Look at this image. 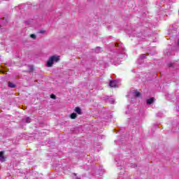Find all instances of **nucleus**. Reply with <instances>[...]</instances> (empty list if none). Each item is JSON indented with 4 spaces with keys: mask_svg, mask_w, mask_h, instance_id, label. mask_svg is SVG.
Wrapping results in <instances>:
<instances>
[{
    "mask_svg": "<svg viewBox=\"0 0 179 179\" xmlns=\"http://www.w3.org/2000/svg\"><path fill=\"white\" fill-rule=\"evenodd\" d=\"M0 162H5V157H3V152H0Z\"/></svg>",
    "mask_w": 179,
    "mask_h": 179,
    "instance_id": "4",
    "label": "nucleus"
},
{
    "mask_svg": "<svg viewBox=\"0 0 179 179\" xmlns=\"http://www.w3.org/2000/svg\"><path fill=\"white\" fill-rule=\"evenodd\" d=\"M133 167H138V166L135 164Z\"/></svg>",
    "mask_w": 179,
    "mask_h": 179,
    "instance_id": "16",
    "label": "nucleus"
},
{
    "mask_svg": "<svg viewBox=\"0 0 179 179\" xmlns=\"http://www.w3.org/2000/svg\"><path fill=\"white\" fill-rule=\"evenodd\" d=\"M100 50H101V48L100 47H97L96 50V52H100Z\"/></svg>",
    "mask_w": 179,
    "mask_h": 179,
    "instance_id": "13",
    "label": "nucleus"
},
{
    "mask_svg": "<svg viewBox=\"0 0 179 179\" xmlns=\"http://www.w3.org/2000/svg\"><path fill=\"white\" fill-rule=\"evenodd\" d=\"M50 99H53V100H55V99H56L55 95L54 94H52L50 95Z\"/></svg>",
    "mask_w": 179,
    "mask_h": 179,
    "instance_id": "12",
    "label": "nucleus"
},
{
    "mask_svg": "<svg viewBox=\"0 0 179 179\" xmlns=\"http://www.w3.org/2000/svg\"><path fill=\"white\" fill-rule=\"evenodd\" d=\"M59 62V56H52L49 58L48 62H47V66L48 68H51L52 65H54V63Z\"/></svg>",
    "mask_w": 179,
    "mask_h": 179,
    "instance_id": "1",
    "label": "nucleus"
},
{
    "mask_svg": "<svg viewBox=\"0 0 179 179\" xmlns=\"http://www.w3.org/2000/svg\"><path fill=\"white\" fill-rule=\"evenodd\" d=\"M76 179H80V178H77Z\"/></svg>",
    "mask_w": 179,
    "mask_h": 179,
    "instance_id": "18",
    "label": "nucleus"
},
{
    "mask_svg": "<svg viewBox=\"0 0 179 179\" xmlns=\"http://www.w3.org/2000/svg\"><path fill=\"white\" fill-rule=\"evenodd\" d=\"M115 46L119 47V48H122V43H116Z\"/></svg>",
    "mask_w": 179,
    "mask_h": 179,
    "instance_id": "10",
    "label": "nucleus"
},
{
    "mask_svg": "<svg viewBox=\"0 0 179 179\" xmlns=\"http://www.w3.org/2000/svg\"><path fill=\"white\" fill-rule=\"evenodd\" d=\"M169 66L171 68V66H173V64H169Z\"/></svg>",
    "mask_w": 179,
    "mask_h": 179,
    "instance_id": "15",
    "label": "nucleus"
},
{
    "mask_svg": "<svg viewBox=\"0 0 179 179\" xmlns=\"http://www.w3.org/2000/svg\"><path fill=\"white\" fill-rule=\"evenodd\" d=\"M76 117H77L76 113H72V114L71 115V120H75V118H76Z\"/></svg>",
    "mask_w": 179,
    "mask_h": 179,
    "instance_id": "9",
    "label": "nucleus"
},
{
    "mask_svg": "<svg viewBox=\"0 0 179 179\" xmlns=\"http://www.w3.org/2000/svg\"><path fill=\"white\" fill-rule=\"evenodd\" d=\"M155 99L153 98H150L149 99L147 100V104H152V103H153Z\"/></svg>",
    "mask_w": 179,
    "mask_h": 179,
    "instance_id": "7",
    "label": "nucleus"
},
{
    "mask_svg": "<svg viewBox=\"0 0 179 179\" xmlns=\"http://www.w3.org/2000/svg\"><path fill=\"white\" fill-rule=\"evenodd\" d=\"M23 122H27V124H30L31 122V118L27 117L22 120Z\"/></svg>",
    "mask_w": 179,
    "mask_h": 179,
    "instance_id": "3",
    "label": "nucleus"
},
{
    "mask_svg": "<svg viewBox=\"0 0 179 179\" xmlns=\"http://www.w3.org/2000/svg\"><path fill=\"white\" fill-rule=\"evenodd\" d=\"M30 37H31V38H36V35L35 34H31Z\"/></svg>",
    "mask_w": 179,
    "mask_h": 179,
    "instance_id": "14",
    "label": "nucleus"
},
{
    "mask_svg": "<svg viewBox=\"0 0 179 179\" xmlns=\"http://www.w3.org/2000/svg\"><path fill=\"white\" fill-rule=\"evenodd\" d=\"M134 94L136 97H141V92L138 91H135L134 92Z\"/></svg>",
    "mask_w": 179,
    "mask_h": 179,
    "instance_id": "6",
    "label": "nucleus"
},
{
    "mask_svg": "<svg viewBox=\"0 0 179 179\" xmlns=\"http://www.w3.org/2000/svg\"><path fill=\"white\" fill-rule=\"evenodd\" d=\"M8 87H11V88H15V87H16V86L15 85V84H13V83H10V82H9L8 83Z\"/></svg>",
    "mask_w": 179,
    "mask_h": 179,
    "instance_id": "8",
    "label": "nucleus"
},
{
    "mask_svg": "<svg viewBox=\"0 0 179 179\" xmlns=\"http://www.w3.org/2000/svg\"><path fill=\"white\" fill-rule=\"evenodd\" d=\"M109 86L110 87H117V81L115 80H111L110 83H109Z\"/></svg>",
    "mask_w": 179,
    "mask_h": 179,
    "instance_id": "2",
    "label": "nucleus"
},
{
    "mask_svg": "<svg viewBox=\"0 0 179 179\" xmlns=\"http://www.w3.org/2000/svg\"><path fill=\"white\" fill-rule=\"evenodd\" d=\"M126 114H128V111L126 112Z\"/></svg>",
    "mask_w": 179,
    "mask_h": 179,
    "instance_id": "17",
    "label": "nucleus"
},
{
    "mask_svg": "<svg viewBox=\"0 0 179 179\" xmlns=\"http://www.w3.org/2000/svg\"><path fill=\"white\" fill-rule=\"evenodd\" d=\"M75 111L77 114H82V110L79 107H76Z\"/></svg>",
    "mask_w": 179,
    "mask_h": 179,
    "instance_id": "5",
    "label": "nucleus"
},
{
    "mask_svg": "<svg viewBox=\"0 0 179 179\" xmlns=\"http://www.w3.org/2000/svg\"><path fill=\"white\" fill-rule=\"evenodd\" d=\"M146 58V55H141L140 59H145Z\"/></svg>",
    "mask_w": 179,
    "mask_h": 179,
    "instance_id": "11",
    "label": "nucleus"
}]
</instances>
